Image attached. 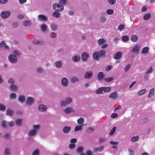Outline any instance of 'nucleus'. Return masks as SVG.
I'll return each mask as SVG.
<instances>
[{"mask_svg": "<svg viewBox=\"0 0 155 155\" xmlns=\"http://www.w3.org/2000/svg\"><path fill=\"white\" fill-rule=\"evenodd\" d=\"M20 53L18 51H15L13 53L8 56L9 61L12 63H15L17 61V57L20 55Z\"/></svg>", "mask_w": 155, "mask_h": 155, "instance_id": "f257e3e1", "label": "nucleus"}, {"mask_svg": "<svg viewBox=\"0 0 155 155\" xmlns=\"http://www.w3.org/2000/svg\"><path fill=\"white\" fill-rule=\"evenodd\" d=\"M40 128L39 125H34L33 126V128L30 130L28 132V135L29 137H33L36 135L38 131Z\"/></svg>", "mask_w": 155, "mask_h": 155, "instance_id": "f03ea898", "label": "nucleus"}, {"mask_svg": "<svg viewBox=\"0 0 155 155\" xmlns=\"http://www.w3.org/2000/svg\"><path fill=\"white\" fill-rule=\"evenodd\" d=\"M72 102V99L70 97H68L65 98V100L62 101L60 102V106L64 107L68 105Z\"/></svg>", "mask_w": 155, "mask_h": 155, "instance_id": "7ed1b4c3", "label": "nucleus"}, {"mask_svg": "<svg viewBox=\"0 0 155 155\" xmlns=\"http://www.w3.org/2000/svg\"><path fill=\"white\" fill-rule=\"evenodd\" d=\"M53 7L54 10L57 11H61L64 9L63 6L58 3L53 4Z\"/></svg>", "mask_w": 155, "mask_h": 155, "instance_id": "20e7f679", "label": "nucleus"}, {"mask_svg": "<svg viewBox=\"0 0 155 155\" xmlns=\"http://www.w3.org/2000/svg\"><path fill=\"white\" fill-rule=\"evenodd\" d=\"M61 84L63 87H66L69 84V81L66 77L62 78L61 81Z\"/></svg>", "mask_w": 155, "mask_h": 155, "instance_id": "39448f33", "label": "nucleus"}, {"mask_svg": "<svg viewBox=\"0 0 155 155\" xmlns=\"http://www.w3.org/2000/svg\"><path fill=\"white\" fill-rule=\"evenodd\" d=\"M48 107L42 104H39L38 107V109L39 111L40 112H45L48 110Z\"/></svg>", "mask_w": 155, "mask_h": 155, "instance_id": "423d86ee", "label": "nucleus"}, {"mask_svg": "<svg viewBox=\"0 0 155 155\" xmlns=\"http://www.w3.org/2000/svg\"><path fill=\"white\" fill-rule=\"evenodd\" d=\"M11 14V12L9 11H4L1 13L0 15L2 18L6 19L10 16Z\"/></svg>", "mask_w": 155, "mask_h": 155, "instance_id": "0eeeda50", "label": "nucleus"}, {"mask_svg": "<svg viewBox=\"0 0 155 155\" xmlns=\"http://www.w3.org/2000/svg\"><path fill=\"white\" fill-rule=\"evenodd\" d=\"M140 49V46L138 45H134L133 47L132 52L134 54H138Z\"/></svg>", "mask_w": 155, "mask_h": 155, "instance_id": "6e6552de", "label": "nucleus"}, {"mask_svg": "<svg viewBox=\"0 0 155 155\" xmlns=\"http://www.w3.org/2000/svg\"><path fill=\"white\" fill-rule=\"evenodd\" d=\"M35 101V99L33 97H28L26 100V103L27 105L30 106L32 105Z\"/></svg>", "mask_w": 155, "mask_h": 155, "instance_id": "1a4fd4ad", "label": "nucleus"}, {"mask_svg": "<svg viewBox=\"0 0 155 155\" xmlns=\"http://www.w3.org/2000/svg\"><path fill=\"white\" fill-rule=\"evenodd\" d=\"M93 75V72L91 71H89L85 72L84 75L85 79H89L91 78Z\"/></svg>", "mask_w": 155, "mask_h": 155, "instance_id": "9d476101", "label": "nucleus"}, {"mask_svg": "<svg viewBox=\"0 0 155 155\" xmlns=\"http://www.w3.org/2000/svg\"><path fill=\"white\" fill-rule=\"evenodd\" d=\"M38 19L39 21H47L48 18L45 15L43 14H41L38 15Z\"/></svg>", "mask_w": 155, "mask_h": 155, "instance_id": "9b49d317", "label": "nucleus"}, {"mask_svg": "<svg viewBox=\"0 0 155 155\" xmlns=\"http://www.w3.org/2000/svg\"><path fill=\"white\" fill-rule=\"evenodd\" d=\"M81 57L78 54H75L72 57V60L74 62H78L80 61Z\"/></svg>", "mask_w": 155, "mask_h": 155, "instance_id": "f8f14e48", "label": "nucleus"}, {"mask_svg": "<svg viewBox=\"0 0 155 155\" xmlns=\"http://www.w3.org/2000/svg\"><path fill=\"white\" fill-rule=\"evenodd\" d=\"M109 97L114 100L118 98V93L117 91H114L111 93L109 96Z\"/></svg>", "mask_w": 155, "mask_h": 155, "instance_id": "ddd939ff", "label": "nucleus"}, {"mask_svg": "<svg viewBox=\"0 0 155 155\" xmlns=\"http://www.w3.org/2000/svg\"><path fill=\"white\" fill-rule=\"evenodd\" d=\"M89 57L88 53L87 52H84L82 54L81 58L83 61H86Z\"/></svg>", "mask_w": 155, "mask_h": 155, "instance_id": "4468645a", "label": "nucleus"}, {"mask_svg": "<svg viewBox=\"0 0 155 155\" xmlns=\"http://www.w3.org/2000/svg\"><path fill=\"white\" fill-rule=\"evenodd\" d=\"M93 58L96 60H98L101 57L99 52L96 51L93 54Z\"/></svg>", "mask_w": 155, "mask_h": 155, "instance_id": "2eb2a0df", "label": "nucleus"}, {"mask_svg": "<svg viewBox=\"0 0 155 155\" xmlns=\"http://www.w3.org/2000/svg\"><path fill=\"white\" fill-rule=\"evenodd\" d=\"M101 14L102 15L100 16V17L99 20L100 22L101 23H103L105 22L106 21V18L105 16L104 15L105 13L104 12L103 13H101Z\"/></svg>", "mask_w": 155, "mask_h": 155, "instance_id": "dca6fc26", "label": "nucleus"}, {"mask_svg": "<svg viewBox=\"0 0 155 155\" xmlns=\"http://www.w3.org/2000/svg\"><path fill=\"white\" fill-rule=\"evenodd\" d=\"M122 57V53L121 51L117 52L114 55V58L115 59H119L121 58Z\"/></svg>", "mask_w": 155, "mask_h": 155, "instance_id": "f3484780", "label": "nucleus"}, {"mask_svg": "<svg viewBox=\"0 0 155 155\" xmlns=\"http://www.w3.org/2000/svg\"><path fill=\"white\" fill-rule=\"evenodd\" d=\"M64 111L66 114H69L73 112L74 111L73 108L70 107H67L64 109Z\"/></svg>", "mask_w": 155, "mask_h": 155, "instance_id": "a211bd4d", "label": "nucleus"}, {"mask_svg": "<svg viewBox=\"0 0 155 155\" xmlns=\"http://www.w3.org/2000/svg\"><path fill=\"white\" fill-rule=\"evenodd\" d=\"M54 65L57 68H60L62 65V62L61 61H57L54 63Z\"/></svg>", "mask_w": 155, "mask_h": 155, "instance_id": "6ab92c4d", "label": "nucleus"}, {"mask_svg": "<svg viewBox=\"0 0 155 155\" xmlns=\"http://www.w3.org/2000/svg\"><path fill=\"white\" fill-rule=\"evenodd\" d=\"M71 130V127L69 126H64L62 129V131L65 134L68 133Z\"/></svg>", "mask_w": 155, "mask_h": 155, "instance_id": "aec40b11", "label": "nucleus"}, {"mask_svg": "<svg viewBox=\"0 0 155 155\" xmlns=\"http://www.w3.org/2000/svg\"><path fill=\"white\" fill-rule=\"evenodd\" d=\"M50 28L51 30L53 31H55L58 29V26L57 25L54 23H52L51 24Z\"/></svg>", "mask_w": 155, "mask_h": 155, "instance_id": "412c9836", "label": "nucleus"}, {"mask_svg": "<svg viewBox=\"0 0 155 155\" xmlns=\"http://www.w3.org/2000/svg\"><path fill=\"white\" fill-rule=\"evenodd\" d=\"M9 88L10 90L14 91H16L18 89V86L14 84L11 85L9 86Z\"/></svg>", "mask_w": 155, "mask_h": 155, "instance_id": "4be33fe9", "label": "nucleus"}, {"mask_svg": "<svg viewBox=\"0 0 155 155\" xmlns=\"http://www.w3.org/2000/svg\"><path fill=\"white\" fill-rule=\"evenodd\" d=\"M70 81L71 83H75L79 81V78L77 77L74 76L71 78Z\"/></svg>", "mask_w": 155, "mask_h": 155, "instance_id": "5701e85b", "label": "nucleus"}, {"mask_svg": "<svg viewBox=\"0 0 155 155\" xmlns=\"http://www.w3.org/2000/svg\"><path fill=\"white\" fill-rule=\"evenodd\" d=\"M97 76L99 80H101L104 78V74L103 72H100L98 73Z\"/></svg>", "mask_w": 155, "mask_h": 155, "instance_id": "b1692460", "label": "nucleus"}, {"mask_svg": "<svg viewBox=\"0 0 155 155\" xmlns=\"http://www.w3.org/2000/svg\"><path fill=\"white\" fill-rule=\"evenodd\" d=\"M52 16L55 18H58L60 17V13L57 11L54 12L52 14Z\"/></svg>", "mask_w": 155, "mask_h": 155, "instance_id": "393cba45", "label": "nucleus"}, {"mask_svg": "<svg viewBox=\"0 0 155 155\" xmlns=\"http://www.w3.org/2000/svg\"><path fill=\"white\" fill-rule=\"evenodd\" d=\"M14 111L11 109L8 108L6 111V114L9 116H12L14 114Z\"/></svg>", "mask_w": 155, "mask_h": 155, "instance_id": "a878e982", "label": "nucleus"}, {"mask_svg": "<svg viewBox=\"0 0 155 155\" xmlns=\"http://www.w3.org/2000/svg\"><path fill=\"white\" fill-rule=\"evenodd\" d=\"M0 125L3 128H6L8 127L7 122L4 120H3L1 121Z\"/></svg>", "mask_w": 155, "mask_h": 155, "instance_id": "bb28decb", "label": "nucleus"}, {"mask_svg": "<svg viewBox=\"0 0 155 155\" xmlns=\"http://www.w3.org/2000/svg\"><path fill=\"white\" fill-rule=\"evenodd\" d=\"M104 148V146H101L99 147L94 148V150L95 152H97V151L101 152L103 150Z\"/></svg>", "mask_w": 155, "mask_h": 155, "instance_id": "cd10ccee", "label": "nucleus"}, {"mask_svg": "<svg viewBox=\"0 0 155 155\" xmlns=\"http://www.w3.org/2000/svg\"><path fill=\"white\" fill-rule=\"evenodd\" d=\"M0 47L2 48L5 49H8V47L6 43L4 41L0 43Z\"/></svg>", "mask_w": 155, "mask_h": 155, "instance_id": "c85d7f7f", "label": "nucleus"}, {"mask_svg": "<svg viewBox=\"0 0 155 155\" xmlns=\"http://www.w3.org/2000/svg\"><path fill=\"white\" fill-rule=\"evenodd\" d=\"M33 44L35 45H42V42L41 41H39V40L34 39L33 41Z\"/></svg>", "mask_w": 155, "mask_h": 155, "instance_id": "c756f323", "label": "nucleus"}, {"mask_svg": "<svg viewBox=\"0 0 155 155\" xmlns=\"http://www.w3.org/2000/svg\"><path fill=\"white\" fill-rule=\"evenodd\" d=\"M103 91L105 92H108L110 91L111 88L110 87H102Z\"/></svg>", "mask_w": 155, "mask_h": 155, "instance_id": "7c9ffc66", "label": "nucleus"}, {"mask_svg": "<svg viewBox=\"0 0 155 155\" xmlns=\"http://www.w3.org/2000/svg\"><path fill=\"white\" fill-rule=\"evenodd\" d=\"M25 97L24 95H19L18 100L20 102H23L25 100Z\"/></svg>", "mask_w": 155, "mask_h": 155, "instance_id": "2f4dec72", "label": "nucleus"}, {"mask_svg": "<svg viewBox=\"0 0 155 155\" xmlns=\"http://www.w3.org/2000/svg\"><path fill=\"white\" fill-rule=\"evenodd\" d=\"M84 147H77V153H79L83 152L84 151Z\"/></svg>", "mask_w": 155, "mask_h": 155, "instance_id": "473e14b6", "label": "nucleus"}, {"mask_svg": "<svg viewBox=\"0 0 155 155\" xmlns=\"http://www.w3.org/2000/svg\"><path fill=\"white\" fill-rule=\"evenodd\" d=\"M36 71L38 73H41L44 72V70L43 68L40 67L37 68Z\"/></svg>", "mask_w": 155, "mask_h": 155, "instance_id": "72a5a7b5", "label": "nucleus"}, {"mask_svg": "<svg viewBox=\"0 0 155 155\" xmlns=\"http://www.w3.org/2000/svg\"><path fill=\"white\" fill-rule=\"evenodd\" d=\"M131 40L134 42H136L138 39V37L136 35H133L131 37Z\"/></svg>", "mask_w": 155, "mask_h": 155, "instance_id": "f704fd0d", "label": "nucleus"}, {"mask_svg": "<svg viewBox=\"0 0 155 155\" xmlns=\"http://www.w3.org/2000/svg\"><path fill=\"white\" fill-rule=\"evenodd\" d=\"M149 48L148 47H145L143 48L142 51V53L143 54H147L148 52Z\"/></svg>", "mask_w": 155, "mask_h": 155, "instance_id": "c9c22d12", "label": "nucleus"}, {"mask_svg": "<svg viewBox=\"0 0 155 155\" xmlns=\"http://www.w3.org/2000/svg\"><path fill=\"white\" fill-rule=\"evenodd\" d=\"M84 119L82 117L80 118L77 120V123L80 125H82L84 123Z\"/></svg>", "mask_w": 155, "mask_h": 155, "instance_id": "e433bc0d", "label": "nucleus"}, {"mask_svg": "<svg viewBox=\"0 0 155 155\" xmlns=\"http://www.w3.org/2000/svg\"><path fill=\"white\" fill-rule=\"evenodd\" d=\"M6 107L3 104L0 103V110L2 111H4L6 109Z\"/></svg>", "mask_w": 155, "mask_h": 155, "instance_id": "4c0bfd02", "label": "nucleus"}, {"mask_svg": "<svg viewBox=\"0 0 155 155\" xmlns=\"http://www.w3.org/2000/svg\"><path fill=\"white\" fill-rule=\"evenodd\" d=\"M17 97V95L15 93H12L9 95V98L10 99H15Z\"/></svg>", "mask_w": 155, "mask_h": 155, "instance_id": "58836bf2", "label": "nucleus"}, {"mask_svg": "<svg viewBox=\"0 0 155 155\" xmlns=\"http://www.w3.org/2000/svg\"><path fill=\"white\" fill-rule=\"evenodd\" d=\"M139 139V137L138 136H134L132 137L131 139V140L132 142H136Z\"/></svg>", "mask_w": 155, "mask_h": 155, "instance_id": "ea45409f", "label": "nucleus"}, {"mask_svg": "<svg viewBox=\"0 0 155 155\" xmlns=\"http://www.w3.org/2000/svg\"><path fill=\"white\" fill-rule=\"evenodd\" d=\"M146 91L145 89H143L139 91L137 93V95L139 96L141 95L144 94Z\"/></svg>", "mask_w": 155, "mask_h": 155, "instance_id": "a19ab883", "label": "nucleus"}, {"mask_svg": "<svg viewBox=\"0 0 155 155\" xmlns=\"http://www.w3.org/2000/svg\"><path fill=\"white\" fill-rule=\"evenodd\" d=\"M106 41V40L104 39H100L98 40V44L101 45L103 44Z\"/></svg>", "mask_w": 155, "mask_h": 155, "instance_id": "79ce46f5", "label": "nucleus"}, {"mask_svg": "<svg viewBox=\"0 0 155 155\" xmlns=\"http://www.w3.org/2000/svg\"><path fill=\"white\" fill-rule=\"evenodd\" d=\"M41 28L43 32H45L47 28V26L45 24H42L41 25Z\"/></svg>", "mask_w": 155, "mask_h": 155, "instance_id": "37998d69", "label": "nucleus"}, {"mask_svg": "<svg viewBox=\"0 0 155 155\" xmlns=\"http://www.w3.org/2000/svg\"><path fill=\"white\" fill-rule=\"evenodd\" d=\"M50 37L52 38H55L57 36V35L55 32H52L50 35Z\"/></svg>", "mask_w": 155, "mask_h": 155, "instance_id": "c03bdc74", "label": "nucleus"}, {"mask_svg": "<svg viewBox=\"0 0 155 155\" xmlns=\"http://www.w3.org/2000/svg\"><path fill=\"white\" fill-rule=\"evenodd\" d=\"M40 150L38 149H36L33 152L32 155H39Z\"/></svg>", "mask_w": 155, "mask_h": 155, "instance_id": "a18cd8bd", "label": "nucleus"}, {"mask_svg": "<svg viewBox=\"0 0 155 155\" xmlns=\"http://www.w3.org/2000/svg\"><path fill=\"white\" fill-rule=\"evenodd\" d=\"M8 82L9 84L11 85L15 83V81L13 78H10L8 79Z\"/></svg>", "mask_w": 155, "mask_h": 155, "instance_id": "49530a36", "label": "nucleus"}, {"mask_svg": "<svg viewBox=\"0 0 155 155\" xmlns=\"http://www.w3.org/2000/svg\"><path fill=\"white\" fill-rule=\"evenodd\" d=\"M106 12L108 15H111L114 13V11L113 9H109L106 10Z\"/></svg>", "mask_w": 155, "mask_h": 155, "instance_id": "de8ad7c7", "label": "nucleus"}, {"mask_svg": "<svg viewBox=\"0 0 155 155\" xmlns=\"http://www.w3.org/2000/svg\"><path fill=\"white\" fill-rule=\"evenodd\" d=\"M151 16V15L149 13L143 16V19L145 20H147L150 19Z\"/></svg>", "mask_w": 155, "mask_h": 155, "instance_id": "09e8293b", "label": "nucleus"}, {"mask_svg": "<svg viewBox=\"0 0 155 155\" xmlns=\"http://www.w3.org/2000/svg\"><path fill=\"white\" fill-rule=\"evenodd\" d=\"M129 39V38L127 35H124L122 37V40L124 42L127 41Z\"/></svg>", "mask_w": 155, "mask_h": 155, "instance_id": "8fccbe9b", "label": "nucleus"}, {"mask_svg": "<svg viewBox=\"0 0 155 155\" xmlns=\"http://www.w3.org/2000/svg\"><path fill=\"white\" fill-rule=\"evenodd\" d=\"M113 79L114 78L113 77H110L105 78L104 79V80L106 81L107 82H109L112 81Z\"/></svg>", "mask_w": 155, "mask_h": 155, "instance_id": "3c124183", "label": "nucleus"}, {"mask_svg": "<svg viewBox=\"0 0 155 155\" xmlns=\"http://www.w3.org/2000/svg\"><path fill=\"white\" fill-rule=\"evenodd\" d=\"M10 154V150L8 148H6L4 150L5 155H9Z\"/></svg>", "mask_w": 155, "mask_h": 155, "instance_id": "603ef678", "label": "nucleus"}, {"mask_svg": "<svg viewBox=\"0 0 155 155\" xmlns=\"http://www.w3.org/2000/svg\"><path fill=\"white\" fill-rule=\"evenodd\" d=\"M22 120L21 119H18L16 120V124L18 126H21V125Z\"/></svg>", "mask_w": 155, "mask_h": 155, "instance_id": "864d4df0", "label": "nucleus"}, {"mask_svg": "<svg viewBox=\"0 0 155 155\" xmlns=\"http://www.w3.org/2000/svg\"><path fill=\"white\" fill-rule=\"evenodd\" d=\"M103 91L102 87L97 89L95 91V92L97 94H102V93Z\"/></svg>", "mask_w": 155, "mask_h": 155, "instance_id": "5fc2aeb1", "label": "nucleus"}, {"mask_svg": "<svg viewBox=\"0 0 155 155\" xmlns=\"http://www.w3.org/2000/svg\"><path fill=\"white\" fill-rule=\"evenodd\" d=\"M83 125H80L76 126L74 128V131H79L82 129V127Z\"/></svg>", "mask_w": 155, "mask_h": 155, "instance_id": "6e6d98bb", "label": "nucleus"}, {"mask_svg": "<svg viewBox=\"0 0 155 155\" xmlns=\"http://www.w3.org/2000/svg\"><path fill=\"white\" fill-rule=\"evenodd\" d=\"M154 92V88H152L151 89L149 95H148V97L149 98H150L153 95V94Z\"/></svg>", "mask_w": 155, "mask_h": 155, "instance_id": "4d7b16f0", "label": "nucleus"}, {"mask_svg": "<svg viewBox=\"0 0 155 155\" xmlns=\"http://www.w3.org/2000/svg\"><path fill=\"white\" fill-rule=\"evenodd\" d=\"M113 67V66L112 65H110L106 67L105 70L106 71H108L111 69Z\"/></svg>", "mask_w": 155, "mask_h": 155, "instance_id": "13d9d810", "label": "nucleus"}, {"mask_svg": "<svg viewBox=\"0 0 155 155\" xmlns=\"http://www.w3.org/2000/svg\"><path fill=\"white\" fill-rule=\"evenodd\" d=\"M125 28V25H121L118 26V29L120 31L123 30Z\"/></svg>", "mask_w": 155, "mask_h": 155, "instance_id": "bf43d9fd", "label": "nucleus"}, {"mask_svg": "<svg viewBox=\"0 0 155 155\" xmlns=\"http://www.w3.org/2000/svg\"><path fill=\"white\" fill-rule=\"evenodd\" d=\"M130 65L128 64L124 68V71L125 72H127L130 69Z\"/></svg>", "mask_w": 155, "mask_h": 155, "instance_id": "052dcab7", "label": "nucleus"}, {"mask_svg": "<svg viewBox=\"0 0 155 155\" xmlns=\"http://www.w3.org/2000/svg\"><path fill=\"white\" fill-rule=\"evenodd\" d=\"M76 145L74 143H71L69 145V147L70 149H73L75 147Z\"/></svg>", "mask_w": 155, "mask_h": 155, "instance_id": "680f3d73", "label": "nucleus"}, {"mask_svg": "<svg viewBox=\"0 0 155 155\" xmlns=\"http://www.w3.org/2000/svg\"><path fill=\"white\" fill-rule=\"evenodd\" d=\"M116 129V127H113L109 133V135H113L115 132Z\"/></svg>", "mask_w": 155, "mask_h": 155, "instance_id": "e2e57ef3", "label": "nucleus"}, {"mask_svg": "<svg viewBox=\"0 0 155 155\" xmlns=\"http://www.w3.org/2000/svg\"><path fill=\"white\" fill-rule=\"evenodd\" d=\"M153 71V68L152 67L147 69V71L145 72L146 74H149L152 73Z\"/></svg>", "mask_w": 155, "mask_h": 155, "instance_id": "0e129e2a", "label": "nucleus"}, {"mask_svg": "<svg viewBox=\"0 0 155 155\" xmlns=\"http://www.w3.org/2000/svg\"><path fill=\"white\" fill-rule=\"evenodd\" d=\"M7 123L8 125V126L9 127H13L15 124V122L13 121H10L7 122Z\"/></svg>", "mask_w": 155, "mask_h": 155, "instance_id": "69168bd1", "label": "nucleus"}, {"mask_svg": "<svg viewBox=\"0 0 155 155\" xmlns=\"http://www.w3.org/2000/svg\"><path fill=\"white\" fill-rule=\"evenodd\" d=\"M30 24V22L28 21L25 20L23 22V25L25 26H28Z\"/></svg>", "mask_w": 155, "mask_h": 155, "instance_id": "338daca9", "label": "nucleus"}, {"mask_svg": "<svg viewBox=\"0 0 155 155\" xmlns=\"http://www.w3.org/2000/svg\"><path fill=\"white\" fill-rule=\"evenodd\" d=\"M10 134L9 133L5 132L4 134V137L8 138L10 137Z\"/></svg>", "mask_w": 155, "mask_h": 155, "instance_id": "774afa93", "label": "nucleus"}]
</instances>
